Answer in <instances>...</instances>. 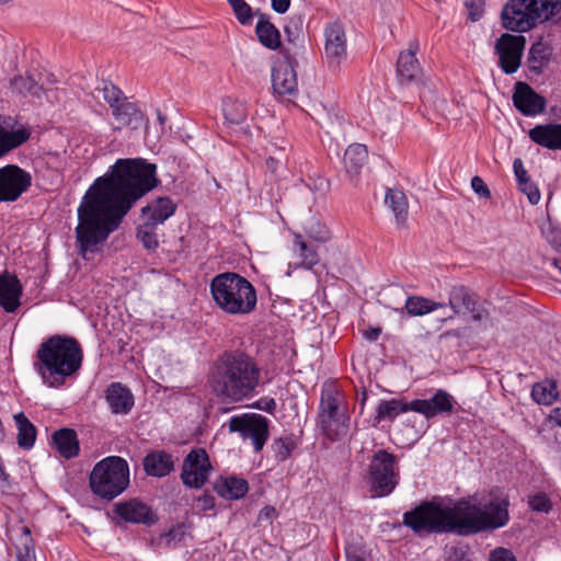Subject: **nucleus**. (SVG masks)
<instances>
[{"label":"nucleus","instance_id":"nucleus-1","mask_svg":"<svg viewBox=\"0 0 561 561\" xmlns=\"http://www.w3.org/2000/svg\"><path fill=\"white\" fill-rule=\"evenodd\" d=\"M159 184L154 163L142 158L116 160L95 179L78 207L76 238L80 253L93 252L105 242L134 205Z\"/></svg>","mask_w":561,"mask_h":561},{"label":"nucleus","instance_id":"nucleus-2","mask_svg":"<svg viewBox=\"0 0 561 561\" xmlns=\"http://www.w3.org/2000/svg\"><path fill=\"white\" fill-rule=\"evenodd\" d=\"M260 379L261 369L256 359L239 348L220 353L208 373L213 392L234 403L251 397Z\"/></svg>","mask_w":561,"mask_h":561},{"label":"nucleus","instance_id":"nucleus-3","mask_svg":"<svg viewBox=\"0 0 561 561\" xmlns=\"http://www.w3.org/2000/svg\"><path fill=\"white\" fill-rule=\"evenodd\" d=\"M83 352L78 340L55 334L39 344L33 367L45 385L58 388L81 368Z\"/></svg>","mask_w":561,"mask_h":561},{"label":"nucleus","instance_id":"nucleus-4","mask_svg":"<svg viewBox=\"0 0 561 561\" xmlns=\"http://www.w3.org/2000/svg\"><path fill=\"white\" fill-rule=\"evenodd\" d=\"M503 26L525 33L539 24L561 19V0H507L502 13Z\"/></svg>","mask_w":561,"mask_h":561},{"label":"nucleus","instance_id":"nucleus-5","mask_svg":"<svg viewBox=\"0 0 561 561\" xmlns=\"http://www.w3.org/2000/svg\"><path fill=\"white\" fill-rule=\"evenodd\" d=\"M210 294L216 305L229 314H248L257 302L254 286L232 272L216 275L210 282Z\"/></svg>","mask_w":561,"mask_h":561},{"label":"nucleus","instance_id":"nucleus-6","mask_svg":"<svg viewBox=\"0 0 561 561\" xmlns=\"http://www.w3.org/2000/svg\"><path fill=\"white\" fill-rule=\"evenodd\" d=\"M507 499L492 500L481 508L480 504L467 499L458 501L460 536L477 535L504 527L510 520Z\"/></svg>","mask_w":561,"mask_h":561},{"label":"nucleus","instance_id":"nucleus-7","mask_svg":"<svg viewBox=\"0 0 561 561\" xmlns=\"http://www.w3.org/2000/svg\"><path fill=\"white\" fill-rule=\"evenodd\" d=\"M403 525L415 534H456L460 536L458 502L449 507L425 501L403 514Z\"/></svg>","mask_w":561,"mask_h":561},{"label":"nucleus","instance_id":"nucleus-8","mask_svg":"<svg viewBox=\"0 0 561 561\" xmlns=\"http://www.w3.org/2000/svg\"><path fill=\"white\" fill-rule=\"evenodd\" d=\"M129 484V466L119 456H110L96 462L90 477L91 491L101 499L113 500Z\"/></svg>","mask_w":561,"mask_h":561},{"label":"nucleus","instance_id":"nucleus-9","mask_svg":"<svg viewBox=\"0 0 561 561\" xmlns=\"http://www.w3.org/2000/svg\"><path fill=\"white\" fill-rule=\"evenodd\" d=\"M400 481L398 457L386 449H378L370 458L367 482L373 496L390 495Z\"/></svg>","mask_w":561,"mask_h":561},{"label":"nucleus","instance_id":"nucleus-10","mask_svg":"<svg viewBox=\"0 0 561 561\" xmlns=\"http://www.w3.org/2000/svg\"><path fill=\"white\" fill-rule=\"evenodd\" d=\"M229 431L238 432L243 439H251L254 450L259 453L270 436L268 420L256 413L232 416L229 421Z\"/></svg>","mask_w":561,"mask_h":561},{"label":"nucleus","instance_id":"nucleus-11","mask_svg":"<svg viewBox=\"0 0 561 561\" xmlns=\"http://www.w3.org/2000/svg\"><path fill=\"white\" fill-rule=\"evenodd\" d=\"M526 46L523 35L502 34L495 42L494 53L499 57V67L505 75L515 73L520 65Z\"/></svg>","mask_w":561,"mask_h":561},{"label":"nucleus","instance_id":"nucleus-12","mask_svg":"<svg viewBox=\"0 0 561 561\" xmlns=\"http://www.w3.org/2000/svg\"><path fill=\"white\" fill-rule=\"evenodd\" d=\"M323 36V58L330 69L337 70L347 58V37L345 27L339 21L328 23L324 27Z\"/></svg>","mask_w":561,"mask_h":561},{"label":"nucleus","instance_id":"nucleus-13","mask_svg":"<svg viewBox=\"0 0 561 561\" xmlns=\"http://www.w3.org/2000/svg\"><path fill=\"white\" fill-rule=\"evenodd\" d=\"M213 467L204 448L192 449L183 460L181 480L191 489H201L208 480Z\"/></svg>","mask_w":561,"mask_h":561},{"label":"nucleus","instance_id":"nucleus-14","mask_svg":"<svg viewBox=\"0 0 561 561\" xmlns=\"http://www.w3.org/2000/svg\"><path fill=\"white\" fill-rule=\"evenodd\" d=\"M32 185V176L15 164L0 168V203L15 202Z\"/></svg>","mask_w":561,"mask_h":561},{"label":"nucleus","instance_id":"nucleus-15","mask_svg":"<svg viewBox=\"0 0 561 561\" xmlns=\"http://www.w3.org/2000/svg\"><path fill=\"white\" fill-rule=\"evenodd\" d=\"M113 512L125 523L151 527L159 520L157 512L147 503L130 499L114 505Z\"/></svg>","mask_w":561,"mask_h":561},{"label":"nucleus","instance_id":"nucleus-16","mask_svg":"<svg viewBox=\"0 0 561 561\" xmlns=\"http://www.w3.org/2000/svg\"><path fill=\"white\" fill-rule=\"evenodd\" d=\"M283 54L285 60L277 64L272 70V88L278 96L296 95L298 92L297 61L289 54Z\"/></svg>","mask_w":561,"mask_h":561},{"label":"nucleus","instance_id":"nucleus-17","mask_svg":"<svg viewBox=\"0 0 561 561\" xmlns=\"http://www.w3.org/2000/svg\"><path fill=\"white\" fill-rule=\"evenodd\" d=\"M513 104L524 116H536L546 110L547 101L528 83L518 81L514 85Z\"/></svg>","mask_w":561,"mask_h":561},{"label":"nucleus","instance_id":"nucleus-18","mask_svg":"<svg viewBox=\"0 0 561 561\" xmlns=\"http://www.w3.org/2000/svg\"><path fill=\"white\" fill-rule=\"evenodd\" d=\"M15 126L16 122L12 117L0 114V158L21 147L31 137L28 127Z\"/></svg>","mask_w":561,"mask_h":561},{"label":"nucleus","instance_id":"nucleus-19","mask_svg":"<svg viewBox=\"0 0 561 561\" xmlns=\"http://www.w3.org/2000/svg\"><path fill=\"white\" fill-rule=\"evenodd\" d=\"M448 305L456 314L470 313L474 321L483 319V311L478 307V296L463 285L451 287Z\"/></svg>","mask_w":561,"mask_h":561},{"label":"nucleus","instance_id":"nucleus-20","mask_svg":"<svg viewBox=\"0 0 561 561\" xmlns=\"http://www.w3.org/2000/svg\"><path fill=\"white\" fill-rule=\"evenodd\" d=\"M419 43L411 41L408 49L401 51L397 61V76L401 84L415 81L421 75V66L416 58Z\"/></svg>","mask_w":561,"mask_h":561},{"label":"nucleus","instance_id":"nucleus-21","mask_svg":"<svg viewBox=\"0 0 561 561\" xmlns=\"http://www.w3.org/2000/svg\"><path fill=\"white\" fill-rule=\"evenodd\" d=\"M22 294L23 287L15 275L0 273V307L5 312H14L20 307Z\"/></svg>","mask_w":561,"mask_h":561},{"label":"nucleus","instance_id":"nucleus-22","mask_svg":"<svg viewBox=\"0 0 561 561\" xmlns=\"http://www.w3.org/2000/svg\"><path fill=\"white\" fill-rule=\"evenodd\" d=\"M412 405L414 412L423 414L426 419L434 417L439 413H449L454 409L453 397L442 389L437 390L428 400H413Z\"/></svg>","mask_w":561,"mask_h":561},{"label":"nucleus","instance_id":"nucleus-23","mask_svg":"<svg viewBox=\"0 0 561 561\" xmlns=\"http://www.w3.org/2000/svg\"><path fill=\"white\" fill-rule=\"evenodd\" d=\"M105 400L114 414H128L135 404L133 392L122 382H112L107 386Z\"/></svg>","mask_w":561,"mask_h":561},{"label":"nucleus","instance_id":"nucleus-24","mask_svg":"<svg viewBox=\"0 0 561 561\" xmlns=\"http://www.w3.org/2000/svg\"><path fill=\"white\" fill-rule=\"evenodd\" d=\"M530 140L550 150L561 149V124L536 125L528 131Z\"/></svg>","mask_w":561,"mask_h":561},{"label":"nucleus","instance_id":"nucleus-25","mask_svg":"<svg viewBox=\"0 0 561 561\" xmlns=\"http://www.w3.org/2000/svg\"><path fill=\"white\" fill-rule=\"evenodd\" d=\"M112 114L119 124L117 129L122 127H129L131 129H138L145 122V116L139 107L125 98L119 104L114 106Z\"/></svg>","mask_w":561,"mask_h":561},{"label":"nucleus","instance_id":"nucleus-26","mask_svg":"<svg viewBox=\"0 0 561 561\" xmlns=\"http://www.w3.org/2000/svg\"><path fill=\"white\" fill-rule=\"evenodd\" d=\"M214 490L220 497L226 500H240L248 493L249 483L243 478L220 476L214 483Z\"/></svg>","mask_w":561,"mask_h":561},{"label":"nucleus","instance_id":"nucleus-27","mask_svg":"<svg viewBox=\"0 0 561 561\" xmlns=\"http://www.w3.org/2000/svg\"><path fill=\"white\" fill-rule=\"evenodd\" d=\"M142 466L148 476L162 478L174 469L172 455L164 450L151 451L142 460Z\"/></svg>","mask_w":561,"mask_h":561},{"label":"nucleus","instance_id":"nucleus-28","mask_svg":"<svg viewBox=\"0 0 561 561\" xmlns=\"http://www.w3.org/2000/svg\"><path fill=\"white\" fill-rule=\"evenodd\" d=\"M175 210L176 204L170 197H158L142 207L141 214L146 220L160 225L173 216Z\"/></svg>","mask_w":561,"mask_h":561},{"label":"nucleus","instance_id":"nucleus-29","mask_svg":"<svg viewBox=\"0 0 561 561\" xmlns=\"http://www.w3.org/2000/svg\"><path fill=\"white\" fill-rule=\"evenodd\" d=\"M53 445L58 454L65 459H71L79 454V440L72 428H60L51 435Z\"/></svg>","mask_w":561,"mask_h":561},{"label":"nucleus","instance_id":"nucleus-30","mask_svg":"<svg viewBox=\"0 0 561 561\" xmlns=\"http://www.w3.org/2000/svg\"><path fill=\"white\" fill-rule=\"evenodd\" d=\"M350 415L347 412L334 416L319 419L318 425L322 434L332 442L341 440L350 428Z\"/></svg>","mask_w":561,"mask_h":561},{"label":"nucleus","instance_id":"nucleus-31","mask_svg":"<svg viewBox=\"0 0 561 561\" xmlns=\"http://www.w3.org/2000/svg\"><path fill=\"white\" fill-rule=\"evenodd\" d=\"M552 48L549 44L539 38L530 46L527 56V68L531 73L540 75L549 65Z\"/></svg>","mask_w":561,"mask_h":561},{"label":"nucleus","instance_id":"nucleus-32","mask_svg":"<svg viewBox=\"0 0 561 561\" xmlns=\"http://www.w3.org/2000/svg\"><path fill=\"white\" fill-rule=\"evenodd\" d=\"M257 41L267 49L276 50L282 46V38L278 28L268 20L265 14H260L255 26Z\"/></svg>","mask_w":561,"mask_h":561},{"label":"nucleus","instance_id":"nucleus-33","mask_svg":"<svg viewBox=\"0 0 561 561\" xmlns=\"http://www.w3.org/2000/svg\"><path fill=\"white\" fill-rule=\"evenodd\" d=\"M368 160V150L365 145H350L344 152V168L351 179L357 178L362 168Z\"/></svg>","mask_w":561,"mask_h":561},{"label":"nucleus","instance_id":"nucleus-34","mask_svg":"<svg viewBox=\"0 0 561 561\" xmlns=\"http://www.w3.org/2000/svg\"><path fill=\"white\" fill-rule=\"evenodd\" d=\"M340 391L333 387H324L321 392V399L318 411V420L337 415L343 412H347L346 407H342L340 400Z\"/></svg>","mask_w":561,"mask_h":561},{"label":"nucleus","instance_id":"nucleus-35","mask_svg":"<svg viewBox=\"0 0 561 561\" xmlns=\"http://www.w3.org/2000/svg\"><path fill=\"white\" fill-rule=\"evenodd\" d=\"M294 252L300 259L296 267L312 268L320 261L318 248L305 240L301 233H294Z\"/></svg>","mask_w":561,"mask_h":561},{"label":"nucleus","instance_id":"nucleus-36","mask_svg":"<svg viewBox=\"0 0 561 561\" xmlns=\"http://www.w3.org/2000/svg\"><path fill=\"white\" fill-rule=\"evenodd\" d=\"M412 401L411 402H403L399 399H391V400H380L376 408V416L375 420L379 423L383 420L392 421L394 420L400 413H405L408 411H413Z\"/></svg>","mask_w":561,"mask_h":561},{"label":"nucleus","instance_id":"nucleus-37","mask_svg":"<svg viewBox=\"0 0 561 561\" xmlns=\"http://www.w3.org/2000/svg\"><path fill=\"white\" fill-rule=\"evenodd\" d=\"M14 421L18 428V445L25 450L31 449L36 440V427L23 412L15 414Z\"/></svg>","mask_w":561,"mask_h":561},{"label":"nucleus","instance_id":"nucleus-38","mask_svg":"<svg viewBox=\"0 0 561 561\" xmlns=\"http://www.w3.org/2000/svg\"><path fill=\"white\" fill-rule=\"evenodd\" d=\"M385 203L392 210L397 222L404 224L408 218V201L404 193L400 190L389 188L385 196Z\"/></svg>","mask_w":561,"mask_h":561},{"label":"nucleus","instance_id":"nucleus-39","mask_svg":"<svg viewBox=\"0 0 561 561\" xmlns=\"http://www.w3.org/2000/svg\"><path fill=\"white\" fill-rule=\"evenodd\" d=\"M443 307L445 304L435 302L422 296H409L404 304L408 314L413 317L424 316Z\"/></svg>","mask_w":561,"mask_h":561},{"label":"nucleus","instance_id":"nucleus-40","mask_svg":"<svg viewBox=\"0 0 561 561\" xmlns=\"http://www.w3.org/2000/svg\"><path fill=\"white\" fill-rule=\"evenodd\" d=\"M222 114L228 124L240 125L245 122L248 108L245 102L227 98L222 101Z\"/></svg>","mask_w":561,"mask_h":561},{"label":"nucleus","instance_id":"nucleus-41","mask_svg":"<svg viewBox=\"0 0 561 561\" xmlns=\"http://www.w3.org/2000/svg\"><path fill=\"white\" fill-rule=\"evenodd\" d=\"M16 561H36L34 540L27 526L20 527V536L15 542Z\"/></svg>","mask_w":561,"mask_h":561},{"label":"nucleus","instance_id":"nucleus-42","mask_svg":"<svg viewBox=\"0 0 561 561\" xmlns=\"http://www.w3.org/2000/svg\"><path fill=\"white\" fill-rule=\"evenodd\" d=\"M558 386L554 380L537 382L531 389V397L538 404L550 405L558 399Z\"/></svg>","mask_w":561,"mask_h":561},{"label":"nucleus","instance_id":"nucleus-43","mask_svg":"<svg viewBox=\"0 0 561 561\" xmlns=\"http://www.w3.org/2000/svg\"><path fill=\"white\" fill-rule=\"evenodd\" d=\"M296 447L297 444L293 435L275 438L271 445L273 456L277 462L287 460Z\"/></svg>","mask_w":561,"mask_h":561},{"label":"nucleus","instance_id":"nucleus-44","mask_svg":"<svg viewBox=\"0 0 561 561\" xmlns=\"http://www.w3.org/2000/svg\"><path fill=\"white\" fill-rule=\"evenodd\" d=\"M157 226L153 222L146 220L137 228V239L141 242L145 249L148 251H156L159 247Z\"/></svg>","mask_w":561,"mask_h":561},{"label":"nucleus","instance_id":"nucleus-45","mask_svg":"<svg viewBox=\"0 0 561 561\" xmlns=\"http://www.w3.org/2000/svg\"><path fill=\"white\" fill-rule=\"evenodd\" d=\"M11 87L18 93H28L34 96H39L42 90V88L32 76H15L11 80Z\"/></svg>","mask_w":561,"mask_h":561},{"label":"nucleus","instance_id":"nucleus-46","mask_svg":"<svg viewBox=\"0 0 561 561\" xmlns=\"http://www.w3.org/2000/svg\"><path fill=\"white\" fill-rule=\"evenodd\" d=\"M95 91L102 94L104 101L110 105L111 110L114 108L117 104H119L126 96L111 82L103 81L102 87H98Z\"/></svg>","mask_w":561,"mask_h":561},{"label":"nucleus","instance_id":"nucleus-47","mask_svg":"<svg viewBox=\"0 0 561 561\" xmlns=\"http://www.w3.org/2000/svg\"><path fill=\"white\" fill-rule=\"evenodd\" d=\"M306 233L310 242L314 241L317 243H325L331 239V232L328 227L318 221L311 222L306 228Z\"/></svg>","mask_w":561,"mask_h":561},{"label":"nucleus","instance_id":"nucleus-48","mask_svg":"<svg viewBox=\"0 0 561 561\" xmlns=\"http://www.w3.org/2000/svg\"><path fill=\"white\" fill-rule=\"evenodd\" d=\"M528 505L531 511L548 514L552 508V503L546 493L539 492L528 497Z\"/></svg>","mask_w":561,"mask_h":561},{"label":"nucleus","instance_id":"nucleus-49","mask_svg":"<svg viewBox=\"0 0 561 561\" xmlns=\"http://www.w3.org/2000/svg\"><path fill=\"white\" fill-rule=\"evenodd\" d=\"M519 190L525 193L528 197V201L531 205H536L540 201V192L536 184H534L530 179L526 182L518 184Z\"/></svg>","mask_w":561,"mask_h":561},{"label":"nucleus","instance_id":"nucleus-50","mask_svg":"<svg viewBox=\"0 0 561 561\" xmlns=\"http://www.w3.org/2000/svg\"><path fill=\"white\" fill-rule=\"evenodd\" d=\"M233 13L240 24L250 25L252 23L253 11L252 8L247 2L241 4L239 9L236 8V10H233Z\"/></svg>","mask_w":561,"mask_h":561},{"label":"nucleus","instance_id":"nucleus-51","mask_svg":"<svg viewBox=\"0 0 561 561\" xmlns=\"http://www.w3.org/2000/svg\"><path fill=\"white\" fill-rule=\"evenodd\" d=\"M489 561H517L515 556L510 549L496 548L491 551Z\"/></svg>","mask_w":561,"mask_h":561},{"label":"nucleus","instance_id":"nucleus-52","mask_svg":"<svg viewBox=\"0 0 561 561\" xmlns=\"http://www.w3.org/2000/svg\"><path fill=\"white\" fill-rule=\"evenodd\" d=\"M471 187L474 191V193L478 194L480 197H491V192L489 187L480 176L476 175L471 179Z\"/></svg>","mask_w":561,"mask_h":561},{"label":"nucleus","instance_id":"nucleus-53","mask_svg":"<svg viewBox=\"0 0 561 561\" xmlns=\"http://www.w3.org/2000/svg\"><path fill=\"white\" fill-rule=\"evenodd\" d=\"M514 174L517 180V184L526 182L530 178L528 176V172L524 167V163L520 158H515L513 162Z\"/></svg>","mask_w":561,"mask_h":561},{"label":"nucleus","instance_id":"nucleus-54","mask_svg":"<svg viewBox=\"0 0 561 561\" xmlns=\"http://www.w3.org/2000/svg\"><path fill=\"white\" fill-rule=\"evenodd\" d=\"M197 507L202 511V512H208V511H211L215 508V497L209 494V493H205L203 494L202 496L197 497Z\"/></svg>","mask_w":561,"mask_h":561},{"label":"nucleus","instance_id":"nucleus-55","mask_svg":"<svg viewBox=\"0 0 561 561\" xmlns=\"http://www.w3.org/2000/svg\"><path fill=\"white\" fill-rule=\"evenodd\" d=\"M252 407L273 414L276 409V402L273 398L265 397L257 400Z\"/></svg>","mask_w":561,"mask_h":561},{"label":"nucleus","instance_id":"nucleus-56","mask_svg":"<svg viewBox=\"0 0 561 561\" xmlns=\"http://www.w3.org/2000/svg\"><path fill=\"white\" fill-rule=\"evenodd\" d=\"M271 7L275 12L283 14L289 9L290 0H271Z\"/></svg>","mask_w":561,"mask_h":561},{"label":"nucleus","instance_id":"nucleus-57","mask_svg":"<svg viewBox=\"0 0 561 561\" xmlns=\"http://www.w3.org/2000/svg\"><path fill=\"white\" fill-rule=\"evenodd\" d=\"M276 515V510L275 507L271 506V505H266L264 506L260 513H259V519L260 520H268V519H272L274 516Z\"/></svg>","mask_w":561,"mask_h":561},{"label":"nucleus","instance_id":"nucleus-58","mask_svg":"<svg viewBox=\"0 0 561 561\" xmlns=\"http://www.w3.org/2000/svg\"><path fill=\"white\" fill-rule=\"evenodd\" d=\"M184 533L182 530V526L173 527L170 529L164 536L171 540H180L183 537Z\"/></svg>","mask_w":561,"mask_h":561},{"label":"nucleus","instance_id":"nucleus-59","mask_svg":"<svg viewBox=\"0 0 561 561\" xmlns=\"http://www.w3.org/2000/svg\"><path fill=\"white\" fill-rule=\"evenodd\" d=\"M549 421L558 426H561V408H554L549 414Z\"/></svg>","mask_w":561,"mask_h":561},{"label":"nucleus","instance_id":"nucleus-60","mask_svg":"<svg viewBox=\"0 0 561 561\" xmlns=\"http://www.w3.org/2000/svg\"><path fill=\"white\" fill-rule=\"evenodd\" d=\"M381 334V329L380 328H370L369 330L365 331L364 335L365 337L368 340V341H377L378 337L380 336Z\"/></svg>","mask_w":561,"mask_h":561},{"label":"nucleus","instance_id":"nucleus-61","mask_svg":"<svg viewBox=\"0 0 561 561\" xmlns=\"http://www.w3.org/2000/svg\"><path fill=\"white\" fill-rule=\"evenodd\" d=\"M265 164H266L267 170L271 171L272 173H274L277 169L278 161L272 157H268L265 161Z\"/></svg>","mask_w":561,"mask_h":561},{"label":"nucleus","instance_id":"nucleus-62","mask_svg":"<svg viewBox=\"0 0 561 561\" xmlns=\"http://www.w3.org/2000/svg\"><path fill=\"white\" fill-rule=\"evenodd\" d=\"M284 31H285V33H286V35H287L288 41L294 43V42H295V39H296V37L298 36V34H297V35H295V34L291 32V30H290V27H289V26H285Z\"/></svg>","mask_w":561,"mask_h":561},{"label":"nucleus","instance_id":"nucleus-63","mask_svg":"<svg viewBox=\"0 0 561 561\" xmlns=\"http://www.w3.org/2000/svg\"><path fill=\"white\" fill-rule=\"evenodd\" d=\"M228 3L230 4V7L232 8V11L236 10V8H240L241 4H243L245 1L244 0H227Z\"/></svg>","mask_w":561,"mask_h":561},{"label":"nucleus","instance_id":"nucleus-64","mask_svg":"<svg viewBox=\"0 0 561 561\" xmlns=\"http://www.w3.org/2000/svg\"><path fill=\"white\" fill-rule=\"evenodd\" d=\"M346 560L347 561H363L359 557H357L355 554H350V553H346Z\"/></svg>","mask_w":561,"mask_h":561}]
</instances>
